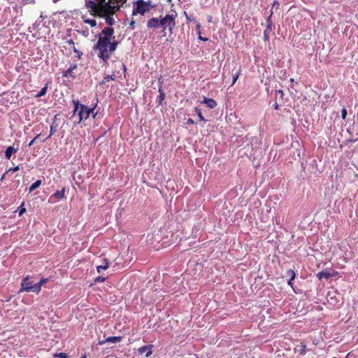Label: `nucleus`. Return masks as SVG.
Masks as SVG:
<instances>
[{"mask_svg":"<svg viewBox=\"0 0 358 358\" xmlns=\"http://www.w3.org/2000/svg\"><path fill=\"white\" fill-rule=\"evenodd\" d=\"M104 264L96 266V271L98 273H101L103 270H106L109 266L108 261L106 259H103Z\"/></svg>","mask_w":358,"mask_h":358,"instance_id":"nucleus-18","label":"nucleus"},{"mask_svg":"<svg viewBox=\"0 0 358 358\" xmlns=\"http://www.w3.org/2000/svg\"><path fill=\"white\" fill-rule=\"evenodd\" d=\"M290 81H291V82H293V81H294V79H293V78H291V79H290Z\"/></svg>","mask_w":358,"mask_h":358,"instance_id":"nucleus-47","label":"nucleus"},{"mask_svg":"<svg viewBox=\"0 0 358 358\" xmlns=\"http://www.w3.org/2000/svg\"><path fill=\"white\" fill-rule=\"evenodd\" d=\"M103 0H86L85 7L89 10L90 14L93 16H98L100 10V4ZM107 1V0H104Z\"/></svg>","mask_w":358,"mask_h":358,"instance_id":"nucleus-4","label":"nucleus"},{"mask_svg":"<svg viewBox=\"0 0 358 358\" xmlns=\"http://www.w3.org/2000/svg\"><path fill=\"white\" fill-rule=\"evenodd\" d=\"M195 111H196V114H197V115H198V117H199V120L201 121H204V122L206 121V119L203 117V115L201 113V110L199 108H195Z\"/></svg>","mask_w":358,"mask_h":358,"instance_id":"nucleus-26","label":"nucleus"},{"mask_svg":"<svg viewBox=\"0 0 358 358\" xmlns=\"http://www.w3.org/2000/svg\"><path fill=\"white\" fill-rule=\"evenodd\" d=\"M48 278H41V280L37 282V283H35L36 284V287H38V289L36 290V294H38L41 290V287L45 284L47 282H48Z\"/></svg>","mask_w":358,"mask_h":358,"instance_id":"nucleus-20","label":"nucleus"},{"mask_svg":"<svg viewBox=\"0 0 358 358\" xmlns=\"http://www.w3.org/2000/svg\"><path fill=\"white\" fill-rule=\"evenodd\" d=\"M347 110L345 108H343L341 110V117L343 120H345L346 118V116H347Z\"/></svg>","mask_w":358,"mask_h":358,"instance_id":"nucleus-31","label":"nucleus"},{"mask_svg":"<svg viewBox=\"0 0 358 358\" xmlns=\"http://www.w3.org/2000/svg\"><path fill=\"white\" fill-rule=\"evenodd\" d=\"M332 276V274L327 270H323L317 274V277L320 279H329Z\"/></svg>","mask_w":358,"mask_h":358,"instance_id":"nucleus-14","label":"nucleus"},{"mask_svg":"<svg viewBox=\"0 0 358 358\" xmlns=\"http://www.w3.org/2000/svg\"><path fill=\"white\" fill-rule=\"evenodd\" d=\"M106 280V277L98 276V277H96V278L94 279V282H95L96 283H97V282H104Z\"/></svg>","mask_w":358,"mask_h":358,"instance_id":"nucleus-29","label":"nucleus"},{"mask_svg":"<svg viewBox=\"0 0 358 358\" xmlns=\"http://www.w3.org/2000/svg\"><path fill=\"white\" fill-rule=\"evenodd\" d=\"M48 84H46L36 94V97L39 98L44 96L47 92Z\"/></svg>","mask_w":358,"mask_h":358,"instance_id":"nucleus-22","label":"nucleus"},{"mask_svg":"<svg viewBox=\"0 0 358 358\" xmlns=\"http://www.w3.org/2000/svg\"><path fill=\"white\" fill-rule=\"evenodd\" d=\"M55 131H56V129L54 128V127L52 125H51L50 126V133L48 138H50L52 135H53Z\"/></svg>","mask_w":358,"mask_h":358,"instance_id":"nucleus-36","label":"nucleus"},{"mask_svg":"<svg viewBox=\"0 0 358 358\" xmlns=\"http://www.w3.org/2000/svg\"><path fill=\"white\" fill-rule=\"evenodd\" d=\"M150 3L143 0H137L136 4L134 6L132 15L137 14L144 15L146 12L149 11Z\"/></svg>","mask_w":358,"mask_h":358,"instance_id":"nucleus-6","label":"nucleus"},{"mask_svg":"<svg viewBox=\"0 0 358 358\" xmlns=\"http://www.w3.org/2000/svg\"><path fill=\"white\" fill-rule=\"evenodd\" d=\"M122 69L124 71H126L127 69H126V66L124 64H122Z\"/></svg>","mask_w":358,"mask_h":358,"instance_id":"nucleus-44","label":"nucleus"},{"mask_svg":"<svg viewBox=\"0 0 358 358\" xmlns=\"http://www.w3.org/2000/svg\"><path fill=\"white\" fill-rule=\"evenodd\" d=\"M84 22L90 24L92 27H94L96 25V20L93 19H87Z\"/></svg>","mask_w":358,"mask_h":358,"instance_id":"nucleus-27","label":"nucleus"},{"mask_svg":"<svg viewBox=\"0 0 358 358\" xmlns=\"http://www.w3.org/2000/svg\"><path fill=\"white\" fill-rule=\"evenodd\" d=\"M43 16L41 15L38 20L35 22V23L33 24L32 28L34 29H36L38 27L39 24L43 21Z\"/></svg>","mask_w":358,"mask_h":358,"instance_id":"nucleus-23","label":"nucleus"},{"mask_svg":"<svg viewBox=\"0 0 358 358\" xmlns=\"http://www.w3.org/2000/svg\"><path fill=\"white\" fill-rule=\"evenodd\" d=\"M94 108H88L85 105H82L81 108L80 109L78 112V121L77 122V124L80 123L83 120H86L88 119L92 114L93 117H95L96 114L94 113Z\"/></svg>","mask_w":358,"mask_h":358,"instance_id":"nucleus-7","label":"nucleus"},{"mask_svg":"<svg viewBox=\"0 0 358 358\" xmlns=\"http://www.w3.org/2000/svg\"><path fill=\"white\" fill-rule=\"evenodd\" d=\"M161 80H162V78H159V80H158L159 83H162Z\"/></svg>","mask_w":358,"mask_h":358,"instance_id":"nucleus-46","label":"nucleus"},{"mask_svg":"<svg viewBox=\"0 0 358 358\" xmlns=\"http://www.w3.org/2000/svg\"><path fill=\"white\" fill-rule=\"evenodd\" d=\"M38 287H36V284L34 283L33 281L31 280L29 276L24 277L21 282V287L20 289L19 292H34L36 294V290Z\"/></svg>","mask_w":358,"mask_h":358,"instance_id":"nucleus-5","label":"nucleus"},{"mask_svg":"<svg viewBox=\"0 0 358 358\" xmlns=\"http://www.w3.org/2000/svg\"><path fill=\"white\" fill-rule=\"evenodd\" d=\"M77 68V64H74L71 65L66 71L63 72L62 76L67 78L71 77L75 78L76 76L73 74V71Z\"/></svg>","mask_w":358,"mask_h":358,"instance_id":"nucleus-12","label":"nucleus"},{"mask_svg":"<svg viewBox=\"0 0 358 358\" xmlns=\"http://www.w3.org/2000/svg\"><path fill=\"white\" fill-rule=\"evenodd\" d=\"M199 38L203 41H206L208 40V38H203V37H201V36H199Z\"/></svg>","mask_w":358,"mask_h":358,"instance_id":"nucleus-43","label":"nucleus"},{"mask_svg":"<svg viewBox=\"0 0 358 358\" xmlns=\"http://www.w3.org/2000/svg\"><path fill=\"white\" fill-rule=\"evenodd\" d=\"M159 95L157 98V103H158V105H162L163 101L165 99V93L164 92V91L161 87L159 88Z\"/></svg>","mask_w":358,"mask_h":358,"instance_id":"nucleus-19","label":"nucleus"},{"mask_svg":"<svg viewBox=\"0 0 358 358\" xmlns=\"http://www.w3.org/2000/svg\"><path fill=\"white\" fill-rule=\"evenodd\" d=\"M114 29L106 27L98 35V41L94 47L98 50V57L107 64L113 52L117 49L118 41L115 40Z\"/></svg>","mask_w":358,"mask_h":358,"instance_id":"nucleus-1","label":"nucleus"},{"mask_svg":"<svg viewBox=\"0 0 358 358\" xmlns=\"http://www.w3.org/2000/svg\"><path fill=\"white\" fill-rule=\"evenodd\" d=\"M4 179V175L1 177V180Z\"/></svg>","mask_w":358,"mask_h":358,"instance_id":"nucleus-48","label":"nucleus"},{"mask_svg":"<svg viewBox=\"0 0 358 358\" xmlns=\"http://www.w3.org/2000/svg\"><path fill=\"white\" fill-rule=\"evenodd\" d=\"M65 197V187H63L61 190L56 191L49 199V201L51 199L55 198L57 200H61Z\"/></svg>","mask_w":358,"mask_h":358,"instance_id":"nucleus-11","label":"nucleus"},{"mask_svg":"<svg viewBox=\"0 0 358 358\" xmlns=\"http://www.w3.org/2000/svg\"><path fill=\"white\" fill-rule=\"evenodd\" d=\"M187 123L188 124H194V121L192 119L189 118V119L187 120Z\"/></svg>","mask_w":358,"mask_h":358,"instance_id":"nucleus-40","label":"nucleus"},{"mask_svg":"<svg viewBox=\"0 0 358 358\" xmlns=\"http://www.w3.org/2000/svg\"><path fill=\"white\" fill-rule=\"evenodd\" d=\"M40 135H41V134H38V135H37V136H36L34 139H32V140L29 142V143L28 146H29V147L31 146V145L35 143L36 140V139L40 136Z\"/></svg>","mask_w":358,"mask_h":358,"instance_id":"nucleus-35","label":"nucleus"},{"mask_svg":"<svg viewBox=\"0 0 358 358\" xmlns=\"http://www.w3.org/2000/svg\"><path fill=\"white\" fill-rule=\"evenodd\" d=\"M127 0H104L100 4V10L98 17L104 18L109 26L115 24L113 15L120 10V8Z\"/></svg>","mask_w":358,"mask_h":358,"instance_id":"nucleus-3","label":"nucleus"},{"mask_svg":"<svg viewBox=\"0 0 358 358\" xmlns=\"http://www.w3.org/2000/svg\"><path fill=\"white\" fill-rule=\"evenodd\" d=\"M19 169H20L19 166H16L13 168H10L8 171V172H10V171L15 172V171H17Z\"/></svg>","mask_w":358,"mask_h":358,"instance_id":"nucleus-37","label":"nucleus"},{"mask_svg":"<svg viewBox=\"0 0 358 358\" xmlns=\"http://www.w3.org/2000/svg\"><path fill=\"white\" fill-rule=\"evenodd\" d=\"M55 357H59V358H68L67 355L64 352L57 353L55 355Z\"/></svg>","mask_w":358,"mask_h":358,"instance_id":"nucleus-32","label":"nucleus"},{"mask_svg":"<svg viewBox=\"0 0 358 358\" xmlns=\"http://www.w3.org/2000/svg\"><path fill=\"white\" fill-rule=\"evenodd\" d=\"M287 275L290 276V278L289 280H288L287 282V284L293 289V290L294 291V286H293V281L295 279V277H296V274H295V272L292 270V269H289L287 271Z\"/></svg>","mask_w":358,"mask_h":358,"instance_id":"nucleus-15","label":"nucleus"},{"mask_svg":"<svg viewBox=\"0 0 358 358\" xmlns=\"http://www.w3.org/2000/svg\"><path fill=\"white\" fill-rule=\"evenodd\" d=\"M41 183H42V182L41 180H38L36 182H34V183H32L31 185L29 187V192H31L34 190H35L36 189H37L41 185Z\"/></svg>","mask_w":358,"mask_h":358,"instance_id":"nucleus-21","label":"nucleus"},{"mask_svg":"<svg viewBox=\"0 0 358 358\" xmlns=\"http://www.w3.org/2000/svg\"><path fill=\"white\" fill-rule=\"evenodd\" d=\"M122 340V336H109L104 340L99 341L98 344L102 345L106 343H116L120 342Z\"/></svg>","mask_w":358,"mask_h":358,"instance_id":"nucleus-8","label":"nucleus"},{"mask_svg":"<svg viewBox=\"0 0 358 358\" xmlns=\"http://www.w3.org/2000/svg\"><path fill=\"white\" fill-rule=\"evenodd\" d=\"M66 43H67L69 45H73V46H74V42H73V39L67 40V41H66Z\"/></svg>","mask_w":358,"mask_h":358,"instance_id":"nucleus-39","label":"nucleus"},{"mask_svg":"<svg viewBox=\"0 0 358 358\" xmlns=\"http://www.w3.org/2000/svg\"><path fill=\"white\" fill-rule=\"evenodd\" d=\"M306 345L305 344L301 343L300 345V349L299 350V352L301 355H305L306 352Z\"/></svg>","mask_w":358,"mask_h":358,"instance_id":"nucleus-28","label":"nucleus"},{"mask_svg":"<svg viewBox=\"0 0 358 358\" xmlns=\"http://www.w3.org/2000/svg\"><path fill=\"white\" fill-rule=\"evenodd\" d=\"M73 50L74 52H76V53H77V54H78V57L79 59H80V57H81V56H82V55H83V52H80V51H79L78 50H77V49H76V48L75 46H73Z\"/></svg>","mask_w":358,"mask_h":358,"instance_id":"nucleus-34","label":"nucleus"},{"mask_svg":"<svg viewBox=\"0 0 358 358\" xmlns=\"http://www.w3.org/2000/svg\"><path fill=\"white\" fill-rule=\"evenodd\" d=\"M239 74H240V71H238V72L236 73V74H234L233 76V81H232V85L235 84V83L236 82L238 76H239Z\"/></svg>","mask_w":358,"mask_h":358,"instance_id":"nucleus-30","label":"nucleus"},{"mask_svg":"<svg viewBox=\"0 0 358 358\" xmlns=\"http://www.w3.org/2000/svg\"><path fill=\"white\" fill-rule=\"evenodd\" d=\"M327 300L330 303L334 306H336L338 303L337 299L335 296H331V294H328Z\"/></svg>","mask_w":358,"mask_h":358,"instance_id":"nucleus-24","label":"nucleus"},{"mask_svg":"<svg viewBox=\"0 0 358 358\" xmlns=\"http://www.w3.org/2000/svg\"><path fill=\"white\" fill-rule=\"evenodd\" d=\"M135 24H136V22H135L134 20H132L130 22L129 25H130V27H131L132 29H134V27H135Z\"/></svg>","mask_w":358,"mask_h":358,"instance_id":"nucleus-38","label":"nucleus"},{"mask_svg":"<svg viewBox=\"0 0 358 358\" xmlns=\"http://www.w3.org/2000/svg\"><path fill=\"white\" fill-rule=\"evenodd\" d=\"M152 347L153 346L152 345L142 346L138 349V352L140 355H143V354L145 353V357H148L152 353Z\"/></svg>","mask_w":358,"mask_h":358,"instance_id":"nucleus-9","label":"nucleus"},{"mask_svg":"<svg viewBox=\"0 0 358 358\" xmlns=\"http://www.w3.org/2000/svg\"><path fill=\"white\" fill-rule=\"evenodd\" d=\"M277 93H278L279 94H280V95H281V96H283V92H282V90H280L277 91Z\"/></svg>","mask_w":358,"mask_h":358,"instance_id":"nucleus-42","label":"nucleus"},{"mask_svg":"<svg viewBox=\"0 0 358 358\" xmlns=\"http://www.w3.org/2000/svg\"><path fill=\"white\" fill-rule=\"evenodd\" d=\"M17 152V149L13 148V146H9L6 148L5 151V157L7 159H10L13 154H15Z\"/></svg>","mask_w":358,"mask_h":358,"instance_id":"nucleus-17","label":"nucleus"},{"mask_svg":"<svg viewBox=\"0 0 358 358\" xmlns=\"http://www.w3.org/2000/svg\"><path fill=\"white\" fill-rule=\"evenodd\" d=\"M274 108H275V109L278 110V108H279L278 104V103H275Z\"/></svg>","mask_w":358,"mask_h":358,"instance_id":"nucleus-45","label":"nucleus"},{"mask_svg":"<svg viewBox=\"0 0 358 358\" xmlns=\"http://www.w3.org/2000/svg\"><path fill=\"white\" fill-rule=\"evenodd\" d=\"M26 211L25 208L23 207V204L19 208V215H22Z\"/></svg>","mask_w":358,"mask_h":358,"instance_id":"nucleus-33","label":"nucleus"},{"mask_svg":"<svg viewBox=\"0 0 358 358\" xmlns=\"http://www.w3.org/2000/svg\"><path fill=\"white\" fill-rule=\"evenodd\" d=\"M202 103L206 104L207 106L210 109L215 108L217 106V102L214 99L206 97L204 98Z\"/></svg>","mask_w":358,"mask_h":358,"instance_id":"nucleus-16","label":"nucleus"},{"mask_svg":"<svg viewBox=\"0 0 358 358\" xmlns=\"http://www.w3.org/2000/svg\"><path fill=\"white\" fill-rule=\"evenodd\" d=\"M72 102H73L74 108H73V115L71 116V118H73L76 115V113L78 114V112H79L80 109L81 108V106L83 105L80 103L79 100H78V99H73L72 101Z\"/></svg>","mask_w":358,"mask_h":358,"instance_id":"nucleus-13","label":"nucleus"},{"mask_svg":"<svg viewBox=\"0 0 358 358\" xmlns=\"http://www.w3.org/2000/svg\"><path fill=\"white\" fill-rule=\"evenodd\" d=\"M279 5H280V3L277 1H275L273 3V7H275V6L278 7Z\"/></svg>","mask_w":358,"mask_h":358,"instance_id":"nucleus-41","label":"nucleus"},{"mask_svg":"<svg viewBox=\"0 0 358 358\" xmlns=\"http://www.w3.org/2000/svg\"><path fill=\"white\" fill-rule=\"evenodd\" d=\"M115 79V76L114 75L107 76L103 78L102 83H106L110 80H114Z\"/></svg>","mask_w":358,"mask_h":358,"instance_id":"nucleus-25","label":"nucleus"},{"mask_svg":"<svg viewBox=\"0 0 358 358\" xmlns=\"http://www.w3.org/2000/svg\"><path fill=\"white\" fill-rule=\"evenodd\" d=\"M334 358H336V357H334Z\"/></svg>","mask_w":358,"mask_h":358,"instance_id":"nucleus-50","label":"nucleus"},{"mask_svg":"<svg viewBox=\"0 0 358 358\" xmlns=\"http://www.w3.org/2000/svg\"><path fill=\"white\" fill-rule=\"evenodd\" d=\"M176 12L166 14L164 16L160 15L159 17H153L147 21V27L153 31L161 28L160 32L163 36H166L167 34L171 36L176 24Z\"/></svg>","mask_w":358,"mask_h":358,"instance_id":"nucleus-2","label":"nucleus"},{"mask_svg":"<svg viewBox=\"0 0 358 358\" xmlns=\"http://www.w3.org/2000/svg\"><path fill=\"white\" fill-rule=\"evenodd\" d=\"M272 15V13L271 14ZM272 31V21H271V15H270L267 19V26L266 29L264 30V36L265 40L268 39V34Z\"/></svg>","mask_w":358,"mask_h":358,"instance_id":"nucleus-10","label":"nucleus"},{"mask_svg":"<svg viewBox=\"0 0 358 358\" xmlns=\"http://www.w3.org/2000/svg\"><path fill=\"white\" fill-rule=\"evenodd\" d=\"M345 358H349V355H348Z\"/></svg>","mask_w":358,"mask_h":358,"instance_id":"nucleus-49","label":"nucleus"}]
</instances>
